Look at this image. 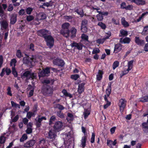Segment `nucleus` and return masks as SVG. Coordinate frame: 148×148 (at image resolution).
<instances>
[{"label":"nucleus","mask_w":148,"mask_h":148,"mask_svg":"<svg viewBox=\"0 0 148 148\" xmlns=\"http://www.w3.org/2000/svg\"><path fill=\"white\" fill-rule=\"evenodd\" d=\"M37 35L44 39L49 35L51 34V32L45 29H42L38 30L37 32Z\"/></svg>","instance_id":"nucleus-5"},{"label":"nucleus","mask_w":148,"mask_h":148,"mask_svg":"<svg viewBox=\"0 0 148 148\" xmlns=\"http://www.w3.org/2000/svg\"><path fill=\"white\" fill-rule=\"evenodd\" d=\"M14 8L12 5L11 4H10L8 6V10L10 12L12 11L13 9Z\"/></svg>","instance_id":"nucleus-59"},{"label":"nucleus","mask_w":148,"mask_h":148,"mask_svg":"<svg viewBox=\"0 0 148 148\" xmlns=\"http://www.w3.org/2000/svg\"><path fill=\"white\" fill-rule=\"evenodd\" d=\"M39 16L40 18H39L40 20H44L46 18V14L43 12H41L39 13Z\"/></svg>","instance_id":"nucleus-30"},{"label":"nucleus","mask_w":148,"mask_h":148,"mask_svg":"<svg viewBox=\"0 0 148 148\" xmlns=\"http://www.w3.org/2000/svg\"><path fill=\"white\" fill-rule=\"evenodd\" d=\"M120 34L119 36L120 37L126 36L128 35V32L123 29H121L120 31Z\"/></svg>","instance_id":"nucleus-23"},{"label":"nucleus","mask_w":148,"mask_h":148,"mask_svg":"<svg viewBox=\"0 0 148 148\" xmlns=\"http://www.w3.org/2000/svg\"><path fill=\"white\" fill-rule=\"evenodd\" d=\"M111 83H110L108 84V85L107 87V88L106 90V95H105L104 97H105L106 96V98L108 99V98L110 96V94L111 92Z\"/></svg>","instance_id":"nucleus-13"},{"label":"nucleus","mask_w":148,"mask_h":148,"mask_svg":"<svg viewBox=\"0 0 148 148\" xmlns=\"http://www.w3.org/2000/svg\"><path fill=\"white\" fill-rule=\"evenodd\" d=\"M77 29L74 27H72L71 30V35L70 37L71 38H75L76 36Z\"/></svg>","instance_id":"nucleus-22"},{"label":"nucleus","mask_w":148,"mask_h":148,"mask_svg":"<svg viewBox=\"0 0 148 148\" xmlns=\"http://www.w3.org/2000/svg\"><path fill=\"white\" fill-rule=\"evenodd\" d=\"M34 91V88H33L32 89L30 90L29 94L28 97H31L33 95Z\"/></svg>","instance_id":"nucleus-64"},{"label":"nucleus","mask_w":148,"mask_h":148,"mask_svg":"<svg viewBox=\"0 0 148 148\" xmlns=\"http://www.w3.org/2000/svg\"><path fill=\"white\" fill-rule=\"evenodd\" d=\"M127 101L125 99L121 98L119 100L118 106L120 111L123 112L126 107Z\"/></svg>","instance_id":"nucleus-7"},{"label":"nucleus","mask_w":148,"mask_h":148,"mask_svg":"<svg viewBox=\"0 0 148 148\" xmlns=\"http://www.w3.org/2000/svg\"><path fill=\"white\" fill-rule=\"evenodd\" d=\"M16 62V61L15 59H12L10 62V66H12L13 65H14L13 67H15Z\"/></svg>","instance_id":"nucleus-46"},{"label":"nucleus","mask_w":148,"mask_h":148,"mask_svg":"<svg viewBox=\"0 0 148 148\" xmlns=\"http://www.w3.org/2000/svg\"><path fill=\"white\" fill-rule=\"evenodd\" d=\"M104 99L105 101L106 102V104H105L103 106V108L104 109H106L108 106H110L111 104V103L110 101H109L108 99L106 98V97H104Z\"/></svg>","instance_id":"nucleus-24"},{"label":"nucleus","mask_w":148,"mask_h":148,"mask_svg":"<svg viewBox=\"0 0 148 148\" xmlns=\"http://www.w3.org/2000/svg\"><path fill=\"white\" fill-rule=\"evenodd\" d=\"M11 88L10 87H8L7 89V95H8L10 96H12V94L11 93Z\"/></svg>","instance_id":"nucleus-49"},{"label":"nucleus","mask_w":148,"mask_h":148,"mask_svg":"<svg viewBox=\"0 0 148 148\" xmlns=\"http://www.w3.org/2000/svg\"><path fill=\"white\" fill-rule=\"evenodd\" d=\"M33 10V8L31 7H29L27 8L26 10V12L27 14L30 15L31 14V13Z\"/></svg>","instance_id":"nucleus-41"},{"label":"nucleus","mask_w":148,"mask_h":148,"mask_svg":"<svg viewBox=\"0 0 148 148\" xmlns=\"http://www.w3.org/2000/svg\"><path fill=\"white\" fill-rule=\"evenodd\" d=\"M62 126L63 123L62 122L60 121H58L55 123L52 129L58 132L61 130Z\"/></svg>","instance_id":"nucleus-10"},{"label":"nucleus","mask_w":148,"mask_h":148,"mask_svg":"<svg viewBox=\"0 0 148 148\" xmlns=\"http://www.w3.org/2000/svg\"><path fill=\"white\" fill-rule=\"evenodd\" d=\"M95 133H92L91 137L90 139V142L91 143H93L95 142Z\"/></svg>","instance_id":"nucleus-47"},{"label":"nucleus","mask_w":148,"mask_h":148,"mask_svg":"<svg viewBox=\"0 0 148 148\" xmlns=\"http://www.w3.org/2000/svg\"><path fill=\"white\" fill-rule=\"evenodd\" d=\"M130 41V38L128 37H126L123 40V42L124 43H128Z\"/></svg>","instance_id":"nucleus-53"},{"label":"nucleus","mask_w":148,"mask_h":148,"mask_svg":"<svg viewBox=\"0 0 148 148\" xmlns=\"http://www.w3.org/2000/svg\"><path fill=\"white\" fill-rule=\"evenodd\" d=\"M106 40V39L105 37L103 38H99L97 40L96 42L99 44H103Z\"/></svg>","instance_id":"nucleus-32"},{"label":"nucleus","mask_w":148,"mask_h":148,"mask_svg":"<svg viewBox=\"0 0 148 148\" xmlns=\"http://www.w3.org/2000/svg\"><path fill=\"white\" fill-rule=\"evenodd\" d=\"M85 85V83L83 82L78 84L77 91L79 94H81L84 91Z\"/></svg>","instance_id":"nucleus-14"},{"label":"nucleus","mask_w":148,"mask_h":148,"mask_svg":"<svg viewBox=\"0 0 148 148\" xmlns=\"http://www.w3.org/2000/svg\"><path fill=\"white\" fill-rule=\"evenodd\" d=\"M87 26H81V30L82 32L84 33H85L87 32L88 29Z\"/></svg>","instance_id":"nucleus-45"},{"label":"nucleus","mask_w":148,"mask_h":148,"mask_svg":"<svg viewBox=\"0 0 148 148\" xmlns=\"http://www.w3.org/2000/svg\"><path fill=\"white\" fill-rule=\"evenodd\" d=\"M53 63L54 65L61 67H63L65 64L64 60L58 58L54 59L53 60Z\"/></svg>","instance_id":"nucleus-8"},{"label":"nucleus","mask_w":148,"mask_h":148,"mask_svg":"<svg viewBox=\"0 0 148 148\" xmlns=\"http://www.w3.org/2000/svg\"><path fill=\"white\" fill-rule=\"evenodd\" d=\"M97 25L100 26L101 28L103 29H105L106 27V25L102 22H99L97 24Z\"/></svg>","instance_id":"nucleus-34"},{"label":"nucleus","mask_w":148,"mask_h":148,"mask_svg":"<svg viewBox=\"0 0 148 148\" xmlns=\"http://www.w3.org/2000/svg\"><path fill=\"white\" fill-rule=\"evenodd\" d=\"M140 101L143 102H148V96H145L141 98Z\"/></svg>","instance_id":"nucleus-38"},{"label":"nucleus","mask_w":148,"mask_h":148,"mask_svg":"<svg viewBox=\"0 0 148 148\" xmlns=\"http://www.w3.org/2000/svg\"><path fill=\"white\" fill-rule=\"evenodd\" d=\"M32 129L29 127H27L26 130V133L28 134H29L32 133Z\"/></svg>","instance_id":"nucleus-56"},{"label":"nucleus","mask_w":148,"mask_h":148,"mask_svg":"<svg viewBox=\"0 0 148 148\" xmlns=\"http://www.w3.org/2000/svg\"><path fill=\"white\" fill-rule=\"evenodd\" d=\"M19 14L20 15H23L25 14V12L24 9H21L18 12Z\"/></svg>","instance_id":"nucleus-57"},{"label":"nucleus","mask_w":148,"mask_h":148,"mask_svg":"<svg viewBox=\"0 0 148 148\" xmlns=\"http://www.w3.org/2000/svg\"><path fill=\"white\" fill-rule=\"evenodd\" d=\"M2 27L5 29H6L8 26V23L6 21H3L1 23Z\"/></svg>","instance_id":"nucleus-26"},{"label":"nucleus","mask_w":148,"mask_h":148,"mask_svg":"<svg viewBox=\"0 0 148 148\" xmlns=\"http://www.w3.org/2000/svg\"><path fill=\"white\" fill-rule=\"evenodd\" d=\"M121 22L122 24L123 25L124 27H126L129 26V24L125 20L124 18L123 20L122 19Z\"/></svg>","instance_id":"nucleus-31"},{"label":"nucleus","mask_w":148,"mask_h":148,"mask_svg":"<svg viewBox=\"0 0 148 148\" xmlns=\"http://www.w3.org/2000/svg\"><path fill=\"white\" fill-rule=\"evenodd\" d=\"M147 32H148V25L144 27L143 31V33H144V34H145Z\"/></svg>","instance_id":"nucleus-61"},{"label":"nucleus","mask_w":148,"mask_h":148,"mask_svg":"<svg viewBox=\"0 0 148 148\" xmlns=\"http://www.w3.org/2000/svg\"><path fill=\"white\" fill-rule=\"evenodd\" d=\"M17 21V16L16 14L11 15L10 19V23L12 25L14 24Z\"/></svg>","instance_id":"nucleus-20"},{"label":"nucleus","mask_w":148,"mask_h":148,"mask_svg":"<svg viewBox=\"0 0 148 148\" xmlns=\"http://www.w3.org/2000/svg\"><path fill=\"white\" fill-rule=\"evenodd\" d=\"M27 138V136L26 134H23L21 138L20 139V141L21 142H23L24 140H26Z\"/></svg>","instance_id":"nucleus-37"},{"label":"nucleus","mask_w":148,"mask_h":148,"mask_svg":"<svg viewBox=\"0 0 148 148\" xmlns=\"http://www.w3.org/2000/svg\"><path fill=\"white\" fill-rule=\"evenodd\" d=\"M143 128L148 129V123L147 122H144L142 124Z\"/></svg>","instance_id":"nucleus-51"},{"label":"nucleus","mask_w":148,"mask_h":148,"mask_svg":"<svg viewBox=\"0 0 148 148\" xmlns=\"http://www.w3.org/2000/svg\"><path fill=\"white\" fill-rule=\"evenodd\" d=\"M121 8L122 9H125L126 6V3L125 2H122L120 5Z\"/></svg>","instance_id":"nucleus-58"},{"label":"nucleus","mask_w":148,"mask_h":148,"mask_svg":"<svg viewBox=\"0 0 148 148\" xmlns=\"http://www.w3.org/2000/svg\"><path fill=\"white\" fill-rule=\"evenodd\" d=\"M53 89L50 86L44 85L42 87L41 92L45 96L48 97L52 95L53 94Z\"/></svg>","instance_id":"nucleus-1"},{"label":"nucleus","mask_w":148,"mask_h":148,"mask_svg":"<svg viewBox=\"0 0 148 148\" xmlns=\"http://www.w3.org/2000/svg\"><path fill=\"white\" fill-rule=\"evenodd\" d=\"M37 110L36 108H35V110H34V112H29L27 113V117L28 119H30L32 116H34L36 114L35 113L36 112Z\"/></svg>","instance_id":"nucleus-21"},{"label":"nucleus","mask_w":148,"mask_h":148,"mask_svg":"<svg viewBox=\"0 0 148 148\" xmlns=\"http://www.w3.org/2000/svg\"><path fill=\"white\" fill-rule=\"evenodd\" d=\"M87 137V135L86 136H84L82 137L81 140V145H82V146L83 148H84L86 146V141Z\"/></svg>","instance_id":"nucleus-19"},{"label":"nucleus","mask_w":148,"mask_h":148,"mask_svg":"<svg viewBox=\"0 0 148 148\" xmlns=\"http://www.w3.org/2000/svg\"><path fill=\"white\" fill-rule=\"evenodd\" d=\"M44 72L47 75L50 73V68L49 67H47L44 69H43Z\"/></svg>","instance_id":"nucleus-48"},{"label":"nucleus","mask_w":148,"mask_h":148,"mask_svg":"<svg viewBox=\"0 0 148 148\" xmlns=\"http://www.w3.org/2000/svg\"><path fill=\"white\" fill-rule=\"evenodd\" d=\"M133 8V6L132 5H129L126 6L125 9L126 10H132Z\"/></svg>","instance_id":"nucleus-60"},{"label":"nucleus","mask_w":148,"mask_h":148,"mask_svg":"<svg viewBox=\"0 0 148 148\" xmlns=\"http://www.w3.org/2000/svg\"><path fill=\"white\" fill-rule=\"evenodd\" d=\"M70 24L68 23H65L62 26V29L60 31V33L64 37L68 38L69 36L70 30L69 27Z\"/></svg>","instance_id":"nucleus-2"},{"label":"nucleus","mask_w":148,"mask_h":148,"mask_svg":"<svg viewBox=\"0 0 148 148\" xmlns=\"http://www.w3.org/2000/svg\"><path fill=\"white\" fill-rule=\"evenodd\" d=\"M128 73V72L126 70H124L123 71L122 73L120 75L121 77H122L123 76L126 75Z\"/></svg>","instance_id":"nucleus-63"},{"label":"nucleus","mask_w":148,"mask_h":148,"mask_svg":"<svg viewBox=\"0 0 148 148\" xmlns=\"http://www.w3.org/2000/svg\"><path fill=\"white\" fill-rule=\"evenodd\" d=\"M70 46L72 48L75 47L79 50H82L83 47V45L80 43H78L75 42L73 41V42L71 44Z\"/></svg>","instance_id":"nucleus-12"},{"label":"nucleus","mask_w":148,"mask_h":148,"mask_svg":"<svg viewBox=\"0 0 148 148\" xmlns=\"http://www.w3.org/2000/svg\"><path fill=\"white\" fill-rule=\"evenodd\" d=\"M97 12L99 14L96 15L97 20L99 21H101L103 19V16H107L108 14V12H101L100 11H97Z\"/></svg>","instance_id":"nucleus-11"},{"label":"nucleus","mask_w":148,"mask_h":148,"mask_svg":"<svg viewBox=\"0 0 148 148\" xmlns=\"http://www.w3.org/2000/svg\"><path fill=\"white\" fill-rule=\"evenodd\" d=\"M131 2L135 3L138 5H143L145 4V1L143 0H132Z\"/></svg>","instance_id":"nucleus-18"},{"label":"nucleus","mask_w":148,"mask_h":148,"mask_svg":"<svg viewBox=\"0 0 148 148\" xmlns=\"http://www.w3.org/2000/svg\"><path fill=\"white\" fill-rule=\"evenodd\" d=\"M135 41L136 44L139 45H142L145 43L144 40H140L139 37L137 36L135 37Z\"/></svg>","instance_id":"nucleus-17"},{"label":"nucleus","mask_w":148,"mask_h":148,"mask_svg":"<svg viewBox=\"0 0 148 148\" xmlns=\"http://www.w3.org/2000/svg\"><path fill=\"white\" fill-rule=\"evenodd\" d=\"M119 65V62L118 61H114L112 65V69L114 70L116 67H118Z\"/></svg>","instance_id":"nucleus-40"},{"label":"nucleus","mask_w":148,"mask_h":148,"mask_svg":"<svg viewBox=\"0 0 148 148\" xmlns=\"http://www.w3.org/2000/svg\"><path fill=\"white\" fill-rule=\"evenodd\" d=\"M56 119V118L55 116L53 115L51 116L49 119V125H51L52 124H53Z\"/></svg>","instance_id":"nucleus-25"},{"label":"nucleus","mask_w":148,"mask_h":148,"mask_svg":"<svg viewBox=\"0 0 148 148\" xmlns=\"http://www.w3.org/2000/svg\"><path fill=\"white\" fill-rule=\"evenodd\" d=\"M67 115L68 117L70 118L69 120L70 121H73V116L72 114L68 112L67 114Z\"/></svg>","instance_id":"nucleus-52"},{"label":"nucleus","mask_w":148,"mask_h":148,"mask_svg":"<svg viewBox=\"0 0 148 148\" xmlns=\"http://www.w3.org/2000/svg\"><path fill=\"white\" fill-rule=\"evenodd\" d=\"M46 42L47 45L50 49L52 48L54 43V40L53 37L51 35H49L44 39Z\"/></svg>","instance_id":"nucleus-4"},{"label":"nucleus","mask_w":148,"mask_h":148,"mask_svg":"<svg viewBox=\"0 0 148 148\" xmlns=\"http://www.w3.org/2000/svg\"><path fill=\"white\" fill-rule=\"evenodd\" d=\"M55 108H58L60 111L62 110H64L65 108L62 105L59 103H58L55 105Z\"/></svg>","instance_id":"nucleus-29"},{"label":"nucleus","mask_w":148,"mask_h":148,"mask_svg":"<svg viewBox=\"0 0 148 148\" xmlns=\"http://www.w3.org/2000/svg\"><path fill=\"white\" fill-rule=\"evenodd\" d=\"M56 114L60 118H63L64 117V114L61 111H57Z\"/></svg>","instance_id":"nucleus-33"},{"label":"nucleus","mask_w":148,"mask_h":148,"mask_svg":"<svg viewBox=\"0 0 148 148\" xmlns=\"http://www.w3.org/2000/svg\"><path fill=\"white\" fill-rule=\"evenodd\" d=\"M88 24V20L86 19H84L82 21L81 26H87Z\"/></svg>","instance_id":"nucleus-43"},{"label":"nucleus","mask_w":148,"mask_h":148,"mask_svg":"<svg viewBox=\"0 0 148 148\" xmlns=\"http://www.w3.org/2000/svg\"><path fill=\"white\" fill-rule=\"evenodd\" d=\"M34 19V17L33 16L29 15L27 16L26 20L27 21L29 22L31 21Z\"/></svg>","instance_id":"nucleus-50"},{"label":"nucleus","mask_w":148,"mask_h":148,"mask_svg":"<svg viewBox=\"0 0 148 148\" xmlns=\"http://www.w3.org/2000/svg\"><path fill=\"white\" fill-rule=\"evenodd\" d=\"M51 82V84L53 85L54 83V81L52 79L50 80L48 79H45L42 82L43 84H49Z\"/></svg>","instance_id":"nucleus-35"},{"label":"nucleus","mask_w":148,"mask_h":148,"mask_svg":"<svg viewBox=\"0 0 148 148\" xmlns=\"http://www.w3.org/2000/svg\"><path fill=\"white\" fill-rule=\"evenodd\" d=\"M16 56L19 58H20L23 57V55L21 52V50L20 49L17 50L16 51Z\"/></svg>","instance_id":"nucleus-27"},{"label":"nucleus","mask_w":148,"mask_h":148,"mask_svg":"<svg viewBox=\"0 0 148 148\" xmlns=\"http://www.w3.org/2000/svg\"><path fill=\"white\" fill-rule=\"evenodd\" d=\"M22 76L26 77L28 79H35L36 75L34 73H31L29 71H25L23 74Z\"/></svg>","instance_id":"nucleus-6"},{"label":"nucleus","mask_w":148,"mask_h":148,"mask_svg":"<svg viewBox=\"0 0 148 148\" xmlns=\"http://www.w3.org/2000/svg\"><path fill=\"white\" fill-rule=\"evenodd\" d=\"M100 51L99 48H96L94 49L92 51V54H96L98 53H99L100 52Z\"/></svg>","instance_id":"nucleus-54"},{"label":"nucleus","mask_w":148,"mask_h":148,"mask_svg":"<svg viewBox=\"0 0 148 148\" xmlns=\"http://www.w3.org/2000/svg\"><path fill=\"white\" fill-rule=\"evenodd\" d=\"M34 44L32 43H31L29 45V50L34 51L35 50L34 49Z\"/></svg>","instance_id":"nucleus-55"},{"label":"nucleus","mask_w":148,"mask_h":148,"mask_svg":"<svg viewBox=\"0 0 148 148\" xmlns=\"http://www.w3.org/2000/svg\"><path fill=\"white\" fill-rule=\"evenodd\" d=\"M90 114V112L89 110L87 109H85L83 113L84 119H86Z\"/></svg>","instance_id":"nucleus-28"},{"label":"nucleus","mask_w":148,"mask_h":148,"mask_svg":"<svg viewBox=\"0 0 148 148\" xmlns=\"http://www.w3.org/2000/svg\"><path fill=\"white\" fill-rule=\"evenodd\" d=\"M19 118V116L18 115H16L12 119V122H16L18 120Z\"/></svg>","instance_id":"nucleus-62"},{"label":"nucleus","mask_w":148,"mask_h":148,"mask_svg":"<svg viewBox=\"0 0 148 148\" xmlns=\"http://www.w3.org/2000/svg\"><path fill=\"white\" fill-rule=\"evenodd\" d=\"M46 74L43 70L38 73V76L39 77H44L46 76Z\"/></svg>","instance_id":"nucleus-44"},{"label":"nucleus","mask_w":148,"mask_h":148,"mask_svg":"<svg viewBox=\"0 0 148 148\" xmlns=\"http://www.w3.org/2000/svg\"><path fill=\"white\" fill-rule=\"evenodd\" d=\"M35 143V140L34 139H32L26 143L24 144V146L25 147L27 148L31 147L34 146Z\"/></svg>","instance_id":"nucleus-15"},{"label":"nucleus","mask_w":148,"mask_h":148,"mask_svg":"<svg viewBox=\"0 0 148 148\" xmlns=\"http://www.w3.org/2000/svg\"><path fill=\"white\" fill-rule=\"evenodd\" d=\"M79 77V75L78 74L72 75L71 76V78L75 80H77Z\"/></svg>","instance_id":"nucleus-42"},{"label":"nucleus","mask_w":148,"mask_h":148,"mask_svg":"<svg viewBox=\"0 0 148 148\" xmlns=\"http://www.w3.org/2000/svg\"><path fill=\"white\" fill-rule=\"evenodd\" d=\"M25 57H24L23 59V63L29 66L34 65V64L35 63L34 61V56L32 55V57H30L26 54H25Z\"/></svg>","instance_id":"nucleus-3"},{"label":"nucleus","mask_w":148,"mask_h":148,"mask_svg":"<svg viewBox=\"0 0 148 148\" xmlns=\"http://www.w3.org/2000/svg\"><path fill=\"white\" fill-rule=\"evenodd\" d=\"M122 48V45L118 43L115 45L114 53H117L120 52Z\"/></svg>","instance_id":"nucleus-16"},{"label":"nucleus","mask_w":148,"mask_h":148,"mask_svg":"<svg viewBox=\"0 0 148 148\" xmlns=\"http://www.w3.org/2000/svg\"><path fill=\"white\" fill-rule=\"evenodd\" d=\"M81 37L83 40L86 41H88V37L86 34H82Z\"/></svg>","instance_id":"nucleus-39"},{"label":"nucleus","mask_w":148,"mask_h":148,"mask_svg":"<svg viewBox=\"0 0 148 148\" xmlns=\"http://www.w3.org/2000/svg\"><path fill=\"white\" fill-rule=\"evenodd\" d=\"M12 73L13 75L14 76L16 77L18 76V73L16 71L15 67H12Z\"/></svg>","instance_id":"nucleus-36"},{"label":"nucleus","mask_w":148,"mask_h":148,"mask_svg":"<svg viewBox=\"0 0 148 148\" xmlns=\"http://www.w3.org/2000/svg\"><path fill=\"white\" fill-rule=\"evenodd\" d=\"M57 132L52 129H51L48 132V135L47 137L49 139L51 140H54L57 136Z\"/></svg>","instance_id":"nucleus-9"}]
</instances>
